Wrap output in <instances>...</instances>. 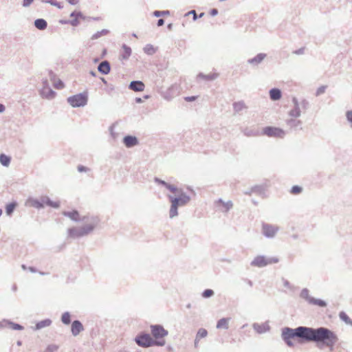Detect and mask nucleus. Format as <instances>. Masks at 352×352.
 Returning <instances> with one entry per match:
<instances>
[{"label":"nucleus","mask_w":352,"mask_h":352,"mask_svg":"<svg viewBox=\"0 0 352 352\" xmlns=\"http://www.w3.org/2000/svg\"><path fill=\"white\" fill-rule=\"evenodd\" d=\"M179 197H175L172 195H168V198L171 203L170 208L169 210V217L173 219L178 215L177 209L179 206H184L190 201V197L186 195L182 189H179L178 192Z\"/></svg>","instance_id":"20e7f679"},{"label":"nucleus","mask_w":352,"mask_h":352,"mask_svg":"<svg viewBox=\"0 0 352 352\" xmlns=\"http://www.w3.org/2000/svg\"><path fill=\"white\" fill-rule=\"evenodd\" d=\"M154 181H155V182H156L157 184H161V185H162L163 186H166V183H167L166 182H165V181H164V180H162V179H160V178H157V177H155Z\"/></svg>","instance_id":"4d7b16f0"},{"label":"nucleus","mask_w":352,"mask_h":352,"mask_svg":"<svg viewBox=\"0 0 352 352\" xmlns=\"http://www.w3.org/2000/svg\"><path fill=\"white\" fill-rule=\"evenodd\" d=\"M217 204H221L223 206L222 212H228L232 207L233 204L232 201H228L225 202L222 199H219L217 201Z\"/></svg>","instance_id":"5701e85b"},{"label":"nucleus","mask_w":352,"mask_h":352,"mask_svg":"<svg viewBox=\"0 0 352 352\" xmlns=\"http://www.w3.org/2000/svg\"><path fill=\"white\" fill-rule=\"evenodd\" d=\"M288 114L292 118H299L301 115L300 108L294 107V108L289 111Z\"/></svg>","instance_id":"473e14b6"},{"label":"nucleus","mask_w":352,"mask_h":352,"mask_svg":"<svg viewBox=\"0 0 352 352\" xmlns=\"http://www.w3.org/2000/svg\"><path fill=\"white\" fill-rule=\"evenodd\" d=\"M253 329L259 334L266 333L270 331V327L267 322H264L263 324L254 323Z\"/></svg>","instance_id":"a211bd4d"},{"label":"nucleus","mask_w":352,"mask_h":352,"mask_svg":"<svg viewBox=\"0 0 352 352\" xmlns=\"http://www.w3.org/2000/svg\"><path fill=\"white\" fill-rule=\"evenodd\" d=\"M151 331L152 336L155 338V340H161V338H164L168 333V331L166 330L160 324H153L151 326Z\"/></svg>","instance_id":"f8f14e48"},{"label":"nucleus","mask_w":352,"mask_h":352,"mask_svg":"<svg viewBox=\"0 0 352 352\" xmlns=\"http://www.w3.org/2000/svg\"><path fill=\"white\" fill-rule=\"evenodd\" d=\"M10 161L11 158L9 156L3 153L0 154V163L3 166H8L10 164Z\"/></svg>","instance_id":"2f4dec72"},{"label":"nucleus","mask_w":352,"mask_h":352,"mask_svg":"<svg viewBox=\"0 0 352 352\" xmlns=\"http://www.w3.org/2000/svg\"><path fill=\"white\" fill-rule=\"evenodd\" d=\"M285 122L287 126H289L291 129H302V121L295 118L287 119L286 120Z\"/></svg>","instance_id":"dca6fc26"},{"label":"nucleus","mask_w":352,"mask_h":352,"mask_svg":"<svg viewBox=\"0 0 352 352\" xmlns=\"http://www.w3.org/2000/svg\"><path fill=\"white\" fill-rule=\"evenodd\" d=\"M292 102L294 104V107H300V103L298 102V99L294 97L292 98Z\"/></svg>","instance_id":"e2e57ef3"},{"label":"nucleus","mask_w":352,"mask_h":352,"mask_svg":"<svg viewBox=\"0 0 352 352\" xmlns=\"http://www.w3.org/2000/svg\"><path fill=\"white\" fill-rule=\"evenodd\" d=\"M251 192L261 195L265 193V188L261 185H255L251 188Z\"/></svg>","instance_id":"c756f323"},{"label":"nucleus","mask_w":352,"mask_h":352,"mask_svg":"<svg viewBox=\"0 0 352 352\" xmlns=\"http://www.w3.org/2000/svg\"><path fill=\"white\" fill-rule=\"evenodd\" d=\"M129 88L134 91H142L145 88V85L140 80H133L130 82Z\"/></svg>","instance_id":"6ab92c4d"},{"label":"nucleus","mask_w":352,"mask_h":352,"mask_svg":"<svg viewBox=\"0 0 352 352\" xmlns=\"http://www.w3.org/2000/svg\"><path fill=\"white\" fill-rule=\"evenodd\" d=\"M109 32V31L107 29H103L100 31H98L97 32H96L95 34H94L91 36V39L92 40H96L99 38H100L101 36H105L107 35L108 33Z\"/></svg>","instance_id":"72a5a7b5"},{"label":"nucleus","mask_w":352,"mask_h":352,"mask_svg":"<svg viewBox=\"0 0 352 352\" xmlns=\"http://www.w3.org/2000/svg\"><path fill=\"white\" fill-rule=\"evenodd\" d=\"M340 318L344 321L346 324L352 325V320L348 316L344 311H340L339 314Z\"/></svg>","instance_id":"c9c22d12"},{"label":"nucleus","mask_w":352,"mask_h":352,"mask_svg":"<svg viewBox=\"0 0 352 352\" xmlns=\"http://www.w3.org/2000/svg\"><path fill=\"white\" fill-rule=\"evenodd\" d=\"M34 0H23L22 6L25 8L29 7L32 3Z\"/></svg>","instance_id":"6e6d98bb"},{"label":"nucleus","mask_w":352,"mask_h":352,"mask_svg":"<svg viewBox=\"0 0 352 352\" xmlns=\"http://www.w3.org/2000/svg\"><path fill=\"white\" fill-rule=\"evenodd\" d=\"M8 325H9V328H10L13 330H23L24 329V327L22 325L17 324V323H14L10 320V323H8Z\"/></svg>","instance_id":"a19ab883"},{"label":"nucleus","mask_w":352,"mask_h":352,"mask_svg":"<svg viewBox=\"0 0 352 352\" xmlns=\"http://www.w3.org/2000/svg\"><path fill=\"white\" fill-rule=\"evenodd\" d=\"M8 323H10V320H3L0 321V328L9 327Z\"/></svg>","instance_id":"5fc2aeb1"},{"label":"nucleus","mask_w":352,"mask_h":352,"mask_svg":"<svg viewBox=\"0 0 352 352\" xmlns=\"http://www.w3.org/2000/svg\"><path fill=\"white\" fill-rule=\"evenodd\" d=\"M164 24V20L163 19H160L157 20V25L158 27L162 26Z\"/></svg>","instance_id":"338daca9"},{"label":"nucleus","mask_w":352,"mask_h":352,"mask_svg":"<svg viewBox=\"0 0 352 352\" xmlns=\"http://www.w3.org/2000/svg\"><path fill=\"white\" fill-rule=\"evenodd\" d=\"M153 14L155 17H160L161 16L169 15L170 12H169V10H164V11L155 10L153 12Z\"/></svg>","instance_id":"37998d69"},{"label":"nucleus","mask_w":352,"mask_h":352,"mask_svg":"<svg viewBox=\"0 0 352 352\" xmlns=\"http://www.w3.org/2000/svg\"><path fill=\"white\" fill-rule=\"evenodd\" d=\"M218 77V74L212 73L209 74H204L203 73H199L197 75V78H201L206 81H212L215 80Z\"/></svg>","instance_id":"393cba45"},{"label":"nucleus","mask_w":352,"mask_h":352,"mask_svg":"<svg viewBox=\"0 0 352 352\" xmlns=\"http://www.w3.org/2000/svg\"><path fill=\"white\" fill-rule=\"evenodd\" d=\"M122 52L120 55L121 59L122 60H127L130 56L131 55L132 50L130 47L126 45V44H123L122 46Z\"/></svg>","instance_id":"b1692460"},{"label":"nucleus","mask_w":352,"mask_h":352,"mask_svg":"<svg viewBox=\"0 0 352 352\" xmlns=\"http://www.w3.org/2000/svg\"><path fill=\"white\" fill-rule=\"evenodd\" d=\"M98 70L104 75L108 74L111 71V65L108 60L102 61L98 66Z\"/></svg>","instance_id":"aec40b11"},{"label":"nucleus","mask_w":352,"mask_h":352,"mask_svg":"<svg viewBox=\"0 0 352 352\" xmlns=\"http://www.w3.org/2000/svg\"><path fill=\"white\" fill-rule=\"evenodd\" d=\"M42 88L40 90L41 97L48 100L54 98L56 92L52 89L47 79L42 80Z\"/></svg>","instance_id":"9d476101"},{"label":"nucleus","mask_w":352,"mask_h":352,"mask_svg":"<svg viewBox=\"0 0 352 352\" xmlns=\"http://www.w3.org/2000/svg\"><path fill=\"white\" fill-rule=\"evenodd\" d=\"M42 2L56 6L58 9H63V5L60 2H58L56 0H42Z\"/></svg>","instance_id":"58836bf2"},{"label":"nucleus","mask_w":352,"mask_h":352,"mask_svg":"<svg viewBox=\"0 0 352 352\" xmlns=\"http://www.w3.org/2000/svg\"><path fill=\"white\" fill-rule=\"evenodd\" d=\"M80 17H76L72 20H69V24L74 27H77L80 24Z\"/></svg>","instance_id":"8fccbe9b"},{"label":"nucleus","mask_w":352,"mask_h":352,"mask_svg":"<svg viewBox=\"0 0 352 352\" xmlns=\"http://www.w3.org/2000/svg\"><path fill=\"white\" fill-rule=\"evenodd\" d=\"M54 86L55 88L60 89L64 87V84L62 80H58L54 83Z\"/></svg>","instance_id":"603ef678"},{"label":"nucleus","mask_w":352,"mask_h":352,"mask_svg":"<svg viewBox=\"0 0 352 352\" xmlns=\"http://www.w3.org/2000/svg\"><path fill=\"white\" fill-rule=\"evenodd\" d=\"M283 285L285 287H287L288 289L292 288V286L291 285L290 283L287 280L283 278Z\"/></svg>","instance_id":"052dcab7"},{"label":"nucleus","mask_w":352,"mask_h":352,"mask_svg":"<svg viewBox=\"0 0 352 352\" xmlns=\"http://www.w3.org/2000/svg\"><path fill=\"white\" fill-rule=\"evenodd\" d=\"M83 330V325L80 320H76L72 322L71 331L74 336H77Z\"/></svg>","instance_id":"f3484780"},{"label":"nucleus","mask_w":352,"mask_h":352,"mask_svg":"<svg viewBox=\"0 0 352 352\" xmlns=\"http://www.w3.org/2000/svg\"><path fill=\"white\" fill-rule=\"evenodd\" d=\"M67 101L72 107H84L87 104L88 96L86 92L78 94L68 97Z\"/></svg>","instance_id":"6e6552de"},{"label":"nucleus","mask_w":352,"mask_h":352,"mask_svg":"<svg viewBox=\"0 0 352 352\" xmlns=\"http://www.w3.org/2000/svg\"><path fill=\"white\" fill-rule=\"evenodd\" d=\"M302 191V188L299 186H293L291 188L290 192L294 195H297Z\"/></svg>","instance_id":"c03bdc74"},{"label":"nucleus","mask_w":352,"mask_h":352,"mask_svg":"<svg viewBox=\"0 0 352 352\" xmlns=\"http://www.w3.org/2000/svg\"><path fill=\"white\" fill-rule=\"evenodd\" d=\"M229 320H230V318H223L219 320L217 323V328L228 329L229 327V326H228Z\"/></svg>","instance_id":"bb28decb"},{"label":"nucleus","mask_w":352,"mask_h":352,"mask_svg":"<svg viewBox=\"0 0 352 352\" xmlns=\"http://www.w3.org/2000/svg\"><path fill=\"white\" fill-rule=\"evenodd\" d=\"M326 89H327V86H325V85L320 86V87H318L317 89L316 92V96H318L324 94Z\"/></svg>","instance_id":"09e8293b"},{"label":"nucleus","mask_w":352,"mask_h":352,"mask_svg":"<svg viewBox=\"0 0 352 352\" xmlns=\"http://www.w3.org/2000/svg\"><path fill=\"white\" fill-rule=\"evenodd\" d=\"M166 189L169 190L170 192H177L178 193L179 192V189H178L176 186L174 185L170 184L168 183H166V186H164Z\"/></svg>","instance_id":"a18cd8bd"},{"label":"nucleus","mask_w":352,"mask_h":352,"mask_svg":"<svg viewBox=\"0 0 352 352\" xmlns=\"http://www.w3.org/2000/svg\"><path fill=\"white\" fill-rule=\"evenodd\" d=\"M52 322L50 319L47 318L36 322L35 327H32V329L34 331L40 330L41 329L50 326Z\"/></svg>","instance_id":"412c9836"},{"label":"nucleus","mask_w":352,"mask_h":352,"mask_svg":"<svg viewBox=\"0 0 352 352\" xmlns=\"http://www.w3.org/2000/svg\"><path fill=\"white\" fill-rule=\"evenodd\" d=\"M279 259L278 257H267L263 255L256 256L250 263L253 267H263L268 265L278 263Z\"/></svg>","instance_id":"0eeeda50"},{"label":"nucleus","mask_w":352,"mask_h":352,"mask_svg":"<svg viewBox=\"0 0 352 352\" xmlns=\"http://www.w3.org/2000/svg\"><path fill=\"white\" fill-rule=\"evenodd\" d=\"M34 26L39 30H44L47 26V21L43 19H37L34 22Z\"/></svg>","instance_id":"a878e982"},{"label":"nucleus","mask_w":352,"mask_h":352,"mask_svg":"<svg viewBox=\"0 0 352 352\" xmlns=\"http://www.w3.org/2000/svg\"><path fill=\"white\" fill-rule=\"evenodd\" d=\"M16 206V204L15 202H12L8 204L6 207V212L8 215H11L15 208Z\"/></svg>","instance_id":"4c0bfd02"},{"label":"nucleus","mask_w":352,"mask_h":352,"mask_svg":"<svg viewBox=\"0 0 352 352\" xmlns=\"http://www.w3.org/2000/svg\"><path fill=\"white\" fill-rule=\"evenodd\" d=\"M345 116L346 120L351 124V126L352 128V110L346 111Z\"/></svg>","instance_id":"de8ad7c7"},{"label":"nucleus","mask_w":352,"mask_h":352,"mask_svg":"<svg viewBox=\"0 0 352 352\" xmlns=\"http://www.w3.org/2000/svg\"><path fill=\"white\" fill-rule=\"evenodd\" d=\"M300 298L305 299L309 304L312 300L313 297L309 296V291L307 288H304L302 289L300 294Z\"/></svg>","instance_id":"c85d7f7f"},{"label":"nucleus","mask_w":352,"mask_h":352,"mask_svg":"<svg viewBox=\"0 0 352 352\" xmlns=\"http://www.w3.org/2000/svg\"><path fill=\"white\" fill-rule=\"evenodd\" d=\"M122 142L126 148H132L139 144L137 137L130 135L124 136Z\"/></svg>","instance_id":"4468645a"},{"label":"nucleus","mask_w":352,"mask_h":352,"mask_svg":"<svg viewBox=\"0 0 352 352\" xmlns=\"http://www.w3.org/2000/svg\"><path fill=\"white\" fill-rule=\"evenodd\" d=\"M58 346L56 344H50L47 346L43 352H56Z\"/></svg>","instance_id":"49530a36"},{"label":"nucleus","mask_w":352,"mask_h":352,"mask_svg":"<svg viewBox=\"0 0 352 352\" xmlns=\"http://www.w3.org/2000/svg\"><path fill=\"white\" fill-rule=\"evenodd\" d=\"M136 344L144 348H147L152 346H162L165 345V340H155L148 333H141L138 335L135 338Z\"/></svg>","instance_id":"39448f33"},{"label":"nucleus","mask_w":352,"mask_h":352,"mask_svg":"<svg viewBox=\"0 0 352 352\" xmlns=\"http://www.w3.org/2000/svg\"><path fill=\"white\" fill-rule=\"evenodd\" d=\"M143 51L148 55H153L156 52L157 50L153 47V45L147 44L144 47Z\"/></svg>","instance_id":"7c9ffc66"},{"label":"nucleus","mask_w":352,"mask_h":352,"mask_svg":"<svg viewBox=\"0 0 352 352\" xmlns=\"http://www.w3.org/2000/svg\"><path fill=\"white\" fill-rule=\"evenodd\" d=\"M267 54L265 53H259L254 57L249 58L247 63L253 67L258 66L266 58Z\"/></svg>","instance_id":"2eb2a0df"},{"label":"nucleus","mask_w":352,"mask_h":352,"mask_svg":"<svg viewBox=\"0 0 352 352\" xmlns=\"http://www.w3.org/2000/svg\"><path fill=\"white\" fill-rule=\"evenodd\" d=\"M281 91L278 88H272L270 90V97L272 100L276 101L281 98Z\"/></svg>","instance_id":"4be33fe9"},{"label":"nucleus","mask_w":352,"mask_h":352,"mask_svg":"<svg viewBox=\"0 0 352 352\" xmlns=\"http://www.w3.org/2000/svg\"><path fill=\"white\" fill-rule=\"evenodd\" d=\"M80 19L83 21H91V16H86L83 14H82V17H80Z\"/></svg>","instance_id":"774afa93"},{"label":"nucleus","mask_w":352,"mask_h":352,"mask_svg":"<svg viewBox=\"0 0 352 352\" xmlns=\"http://www.w3.org/2000/svg\"><path fill=\"white\" fill-rule=\"evenodd\" d=\"M300 106H301L303 109H307L309 108V102L306 99H303L300 102Z\"/></svg>","instance_id":"3c124183"},{"label":"nucleus","mask_w":352,"mask_h":352,"mask_svg":"<svg viewBox=\"0 0 352 352\" xmlns=\"http://www.w3.org/2000/svg\"><path fill=\"white\" fill-rule=\"evenodd\" d=\"M61 321L65 324H69L71 322V315L69 312L66 311L61 316Z\"/></svg>","instance_id":"e433bc0d"},{"label":"nucleus","mask_w":352,"mask_h":352,"mask_svg":"<svg viewBox=\"0 0 352 352\" xmlns=\"http://www.w3.org/2000/svg\"><path fill=\"white\" fill-rule=\"evenodd\" d=\"M262 135L271 138H283L286 132L280 128L275 126H265L263 129Z\"/></svg>","instance_id":"1a4fd4ad"},{"label":"nucleus","mask_w":352,"mask_h":352,"mask_svg":"<svg viewBox=\"0 0 352 352\" xmlns=\"http://www.w3.org/2000/svg\"><path fill=\"white\" fill-rule=\"evenodd\" d=\"M279 228L277 226H274L267 223H263L262 224V234L266 238H274Z\"/></svg>","instance_id":"9b49d317"},{"label":"nucleus","mask_w":352,"mask_h":352,"mask_svg":"<svg viewBox=\"0 0 352 352\" xmlns=\"http://www.w3.org/2000/svg\"><path fill=\"white\" fill-rule=\"evenodd\" d=\"M208 335V331L206 329L204 328H201L198 330L196 337L197 340H200L201 338H206Z\"/></svg>","instance_id":"ea45409f"},{"label":"nucleus","mask_w":352,"mask_h":352,"mask_svg":"<svg viewBox=\"0 0 352 352\" xmlns=\"http://www.w3.org/2000/svg\"><path fill=\"white\" fill-rule=\"evenodd\" d=\"M210 14L211 16H214L218 14V10L216 8H213L210 10Z\"/></svg>","instance_id":"0e129e2a"},{"label":"nucleus","mask_w":352,"mask_h":352,"mask_svg":"<svg viewBox=\"0 0 352 352\" xmlns=\"http://www.w3.org/2000/svg\"><path fill=\"white\" fill-rule=\"evenodd\" d=\"M45 204L54 208H58L60 206L59 202L53 201L47 196H43L40 199L30 197L27 200L28 205L36 209L43 208Z\"/></svg>","instance_id":"423d86ee"},{"label":"nucleus","mask_w":352,"mask_h":352,"mask_svg":"<svg viewBox=\"0 0 352 352\" xmlns=\"http://www.w3.org/2000/svg\"><path fill=\"white\" fill-rule=\"evenodd\" d=\"M70 17H82V13L80 11H74L70 14Z\"/></svg>","instance_id":"864d4df0"},{"label":"nucleus","mask_w":352,"mask_h":352,"mask_svg":"<svg viewBox=\"0 0 352 352\" xmlns=\"http://www.w3.org/2000/svg\"><path fill=\"white\" fill-rule=\"evenodd\" d=\"M232 105L235 113H239L246 108L245 104L243 101L235 102Z\"/></svg>","instance_id":"cd10ccee"},{"label":"nucleus","mask_w":352,"mask_h":352,"mask_svg":"<svg viewBox=\"0 0 352 352\" xmlns=\"http://www.w3.org/2000/svg\"><path fill=\"white\" fill-rule=\"evenodd\" d=\"M197 98V96H187L184 98V100L186 102H192L195 101Z\"/></svg>","instance_id":"bf43d9fd"},{"label":"nucleus","mask_w":352,"mask_h":352,"mask_svg":"<svg viewBox=\"0 0 352 352\" xmlns=\"http://www.w3.org/2000/svg\"><path fill=\"white\" fill-rule=\"evenodd\" d=\"M241 132L247 137H258L262 135L260 130L254 126L241 129Z\"/></svg>","instance_id":"ddd939ff"},{"label":"nucleus","mask_w":352,"mask_h":352,"mask_svg":"<svg viewBox=\"0 0 352 352\" xmlns=\"http://www.w3.org/2000/svg\"><path fill=\"white\" fill-rule=\"evenodd\" d=\"M214 294V292L212 289H206L202 292V297L205 298H208L212 297Z\"/></svg>","instance_id":"79ce46f5"},{"label":"nucleus","mask_w":352,"mask_h":352,"mask_svg":"<svg viewBox=\"0 0 352 352\" xmlns=\"http://www.w3.org/2000/svg\"><path fill=\"white\" fill-rule=\"evenodd\" d=\"M307 327L300 326L295 329L285 327L282 329L281 337L289 346H293L292 338H298L301 342H307Z\"/></svg>","instance_id":"7ed1b4c3"},{"label":"nucleus","mask_w":352,"mask_h":352,"mask_svg":"<svg viewBox=\"0 0 352 352\" xmlns=\"http://www.w3.org/2000/svg\"><path fill=\"white\" fill-rule=\"evenodd\" d=\"M338 340L337 335L328 328L307 327V342H315L318 346H325L332 351Z\"/></svg>","instance_id":"f03ea898"},{"label":"nucleus","mask_w":352,"mask_h":352,"mask_svg":"<svg viewBox=\"0 0 352 352\" xmlns=\"http://www.w3.org/2000/svg\"><path fill=\"white\" fill-rule=\"evenodd\" d=\"M70 5L75 6L79 3V0H66Z\"/></svg>","instance_id":"69168bd1"},{"label":"nucleus","mask_w":352,"mask_h":352,"mask_svg":"<svg viewBox=\"0 0 352 352\" xmlns=\"http://www.w3.org/2000/svg\"><path fill=\"white\" fill-rule=\"evenodd\" d=\"M78 170L79 172L82 173V172H87V171L89 170V169L86 166H84L82 165H79L78 166Z\"/></svg>","instance_id":"13d9d810"},{"label":"nucleus","mask_w":352,"mask_h":352,"mask_svg":"<svg viewBox=\"0 0 352 352\" xmlns=\"http://www.w3.org/2000/svg\"><path fill=\"white\" fill-rule=\"evenodd\" d=\"M310 305H317L320 307H324L327 306V302L321 299H316L313 297L312 300L309 303Z\"/></svg>","instance_id":"f704fd0d"},{"label":"nucleus","mask_w":352,"mask_h":352,"mask_svg":"<svg viewBox=\"0 0 352 352\" xmlns=\"http://www.w3.org/2000/svg\"><path fill=\"white\" fill-rule=\"evenodd\" d=\"M63 214L69 217L74 221H83L85 225L80 227H73L68 229V234L74 239L80 238L90 234L99 223V219L95 216L80 217L79 212L76 210L72 211H63Z\"/></svg>","instance_id":"f257e3e1"},{"label":"nucleus","mask_w":352,"mask_h":352,"mask_svg":"<svg viewBox=\"0 0 352 352\" xmlns=\"http://www.w3.org/2000/svg\"><path fill=\"white\" fill-rule=\"evenodd\" d=\"M304 52H305V48L304 47H301L298 50H296L294 52V53L295 54H297V55H300V54H304Z\"/></svg>","instance_id":"680f3d73"}]
</instances>
